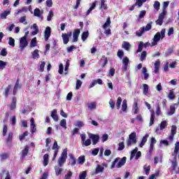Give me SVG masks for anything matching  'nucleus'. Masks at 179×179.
<instances>
[{
	"mask_svg": "<svg viewBox=\"0 0 179 179\" xmlns=\"http://www.w3.org/2000/svg\"><path fill=\"white\" fill-rule=\"evenodd\" d=\"M166 36V29H162L160 32H157L152 39V46L153 45H157V42L160 41L161 40H163V38Z\"/></svg>",
	"mask_w": 179,
	"mask_h": 179,
	"instance_id": "nucleus-1",
	"label": "nucleus"
},
{
	"mask_svg": "<svg viewBox=\"0 0 179 179\" xmlns=\"http://www.w3.org/2000/svg\"><path fill=\"white\" fill-rule=\"evenodd\" d=\"M66 159H68V149L65 148L58 158L57 164L59 167H63L64 164L66 162Z\"/></svg>",
	"mask_w": 179,
	"mask_h": 179,
	"instance_id": "nucleus-2",
	"label": "nucleus"
},
{
	"mask_svg": "<svg viewBox=\"0 0 179 179\" xmlns=\"http://www.w3.org/2000/svg\"><path fill=\"white\" fill-rule=\"evenodd\" d=\"M127 148L131 146V145H136V133L132 132L129 134V138L127 139L126 142Z\"/></svg>",
	"mask_w": 179,
	"mask_h": 179,
	"instance_id": "nucleus-3",
	"label": "nucleus"
},
{
	"mask_svg": "<svg viewBox=\"0 0 179 179\" xmlns=\"http://www.w3.org/2000/svg\"><path fill=\"white\" fill-rule=\"evenodd\" d=\"M29 45V41H27V38L26 36H22L20 38V46L19 48L20 51H23L26 47Z\"/></svg>",
	"mask_w": 179,
	"mask_h": 179,
	"instance_id": "nucleus-4",
	"label": "nucleus"
},
{
	"mask_svg": "<svg viewBox=\"0 0 179 179\" xmlns=\"http://www.w3.org/2000/svg\"><path fill=\"white\" fill-rule=\"evenodd\" d=\"M107 163L103 162L101 165L98 164L96 165L95 169V174H99V173H103L104 171V167H107Z\"/></svg>",
	"mask_w": 179,
	"mask_h": 179,
	"instance_id": "nucleus-5",
	"label": "nucleus"
},
{
	"mask_svg": "<svg viewBox=\"0 0 179 179\" xmlns=\"http://www.w3.org/2000/svg\"><path fill=\"white\" fill-rule=\"evenodd\" d=\"M43 13H44V11L41 10L38 8H35L34 10V15L41 19V20H43V19H44Z\"/></svg>",
	"mask_w": 179,
	"mask_h": 179,
	"instance_id": "nucleus-6",
	"label": "nucleus"
},
{
	"mask_svg": "<svg viewBox=\"0 0 179 179\" xmlns=\"http://www.w3.org/2000/svg\"><path fill=\"white\" fill-rule=\"evenodd\" d=\"M44 37H45V41H48V38L51 37V27H46L44 32Z\"/></svg>",
	"mask_w": 179,
	"mask_h": 179,
	"instance_id": "nucleus-7",
	"label": "nucleus"
},
{
	"mask_svg": "<svg viewBox=\"0 0 179 179\" xmlns=\"http://www.w3.org/2000/svg\"><path fill=\"white\" fill-rule=\"evenodd\" d=\"M72 36V32H70L69 34H62V37L63 38L64 44H68L69 43V38Z\"/></svg>",
	"mask_w": 179,
	"mask_h": 179,
	"instance_id": "nucleus-8",
	"label": "nucleus"
},
{
	"mask_svg": "<svg viewBox=\"0 0 179 179\" xmlns=\"http://www.w3.org/2000/svg\"><path fill=\"white\" fill-rule=\"evenodd\" d=\"M89 136L92 140L93 145L97 144V143L99 142V140L100 139V136L99 135L89 134Z\"/></svg>",
	"mask_w": 179,
	"mask_h": 179,
	"instance_id": "nucleus-9",
	"label": "nucleus"
},
{
	"mask_svg": "<svg viewBox=\"0 0 179 179\" xmlns=\"http://www.w3.org/2000/svg\"><path fill=\"white\" fill-rule=\"evenodd\" d=\"M0 179H10V174H9V171H3L0 173Z\"/></svg>",
	"mask_w": 179,
	"mask_h": 179,
	"instance_id": "nucleus-10",
	"label": "nucleus"
},
{
	"mask_svg": "<svg viewBox=\"0 0 179 179\" xmlns=\"http://www.w3.org/2000/svg\"><path fill=\"white\" fill-rule=\"evenodd\" d=\"M164 13H162L159 15L158 20L155 22L156 24L162 26L163 24V20H164Z\"/></svg>",
	"mask_w": 179,
	"mask_h": 179,
	"instance_id": "nucleus-11",
	"label": "nucleus"
},
{
	"mask_svg": "<svg viewBox=\"0 0 179 179\" xmlns=\"http://www.w3.org/2000/svg\"><path fill=\"white\" fill-rule=\"evenodd\" d=\"M127 163V157H124L122 159L120 158V160L116 165L117 169H121Z\"/></svg>",
	"mask_w": 179,
	"mask_h": 179,
	"instance_id": "nucleus-12",
	"label": "nucleus"
},
{
	"mask_svg": "<svg viewBox=\"0 0 179 179\" xmlns=\"http://www.w3.org/2000/svg\"><path fill=\"white\" fill-rule=\"evenodd\" d=\"M157 141H156V138L155 137H152L150 140V150H149V153H152L153 152V149L155 148V145H156V143Z\"/></svg>",
	"mask_w": 179,
	"mask_h": 179,
	"instance_id": "nucleus-13",
	"label": "nucleus"
},
{
	"mask_svg": "<svg viewBox=\"0 0 179 179\" xmlns=\"http://www.w3.org/2000/svg\"><path fill=\"white\" fill-rule=\"evenodd\" d=\"M80 34V29H76L73 34V43H76L78 41V38L79 37V35Z\"/></svg>",
	"mask_w": 179,
	"mask_h": 179,
	"instance_id": "nucleus-14",
	"label": "nucleus"
},
{
	"mask_svg": "<svg viewBox=\"0 0 179 179\" xmlns=\"http://www.w3.org/2000/svg\"><path fill=\"white\" fill-rule=\"evenodd\" d=\"M30 129H31V134H34V132H36V124L34 123V118H31L30 120Z\"/></svg>",
	"mask_w": 179,
	"mask_h": 179,
	"instance_id": "nucleus-15",
	"label": "nucleus"
},
{
	"mask_svg": "<svg viewBox=\"0 0 179 179\" xmlns=\"http://www.w3.org/2000/svg\"><path fill=\"white\" fill-rule=\"evenodd\" d=\"M148 138H149V134H145V136L143 137L139 144V148H143V146H145V144L148 142Z\"/></svg>",
	"mask_w": 179,
	"mask_h": 179,
	"instance_id": "nucleus-16",
	"label": "nucleus"
},
{
	"mask_svg": "<svg viewBox=\"0 0 179 179\" xmlns=\"http://www.w3.org/2000/svg\"><path fill=\"white\" fill-rule=\"evenodd\" d=\"M96 3H97L96 1H94V3H92L91 7L85 13V16H89V15H90V13H92V10H93L96 8Z\"/></svg>",
	"mask_w": 179,
	"mask_h": 179,
	"instance_id": "nucleus-17",
	"label": "nucleus"
},
{
	"mask_svg": "<svg viewBox=\"0 0 179 179\" xmlns=\"http://www.w3.org/2000/svg\"><path fill=\"white\" fill-rule=\"evenodd\" d=\"M40 50L37 49L31 52L33 59H38V58H40V54H38Z\"/></svg>",
	"mask_w": 179,
	"mask_h": 179,
	"instance_id": "nucleus-18",
	"label": "nucleus"
},
{
	"mask_svg": "<svg viewBox=\"0 0 179 179\" xmlns=\"http://www.w3.org/2000/svg\"><path fill=\"white\" fill-rule=\"evenodd\" d=\"M57 109H55L52 111L51 113V117L54 120V121H55L57 122V121H58L59 118H58V115H57Z\"/></svg>",
	"mask_w": 179,
	"mask_h": 179,
	"instance_id": "nucleus-19",
	"label": "nucleus"
},
{
	"mask_svg": "<svg viewBox=\"0 0 179 179\" xmlns=\"http://www.w3.org/2000/svg\"><path fill=\"white\" fill-rule=\"evenodd\" d=\"M30 48H34V47H37V38L34 37L31 40L29 43Z\"/></svg>",
	"mask_w": 179,
	"mask_h": 179,
	"instance_id": "nucleus-20",
	"label": "nucleus"
},
{
	"mask_svg": "<svg viewBox=\"0 0 179 179\" xmlns=\"http://www.w3.org/2000/svg\"><path fill=\"white\" fill-rule=\"evenodd\" d=\"M122 48H124L126 51H129L131 48V44L127 41H124L122 45Z\"/></svg>",
	"mask_w": 179,
	"mask_h": 179,
	"instance_id": "nucleus-21",
	"label": "nucleus"
},
{
	"mask_svg": "<svg viewBox=\"0 0 179 179\" xmlns=\"http://www.w3.org/2000/svg\"><path fill=\"white\" fill-rule=\"evenodd\" d=\"M178 103H175L170 106V111L168 113V115H173L176 113V107H177Z\"/></svg>",
	"mask_w": 179,
	"mask_h": 179,
	"instance_id": "nucleus-22",
	"label": "nucleus"
},
{
	"mask_svg": "<svg viewBox=\"0 0 179 179\" xmlns=\"http://www.w3.org/2000/svg\"><path fill=\"white\" fill-rule=\"evenodd\" d=\"M142 73L144 75V80H148V79H149V73H148V69H146V67L143 68Z\"/></svg>",
	"mask_w": 179,
	"mask_h": 179,
	"instance_id": "nucleus-23",
	"label": "nucleus"
},
{
	"mask_svg": "<svg viewBox=\"0 0 179 179\" xmlns=\"http://www.w3.org/2000/svg\"><path fill=\"white\" fill-rule=\"evenodd\" d=\"M10 15V10H5L3 13H1V15H0V17L1 18V19H3V20H5V19H6V16H8V15Z\"/></svg>",
	"mask_w": 179,
	"mask_h": 179,
	"instance_id": "nucleus-24",
	"label": "nucleus"
},
{
	"mask_svg": "<svg viewBox=\"0 0 179 179\" xmlns=\"http://www.w3.org/2000/svg\"><path fill=\"white\" fill-rule=\"evenodd\" d=\"M177 158L174 159V161L172 162V167L173 170L176 171V173H179V168L177 169Z\"/></svg>",
	"mask_w": 179,
	"mask_h": 179,
	"instance_id": "nucleus-25",
	"label": "nucleus"
},
{
	"mask_svg": "<svg viewBox=\"0 0 179 179\" xmlns=\"http://www.w3.org/2000/svg\"><path fill=\"white\" fill-rule=\"evenodd\" d=\"M27 153H29V146H25L24 150H22V159H24L27 156Z\"/></svg>",
	"mask_w": 179,
	"mask_h": 179,
	"instance_id": "nucleus-26",
	"label": "nucleus"
},
{
	"mask_svg": "<svg viewBox=\"0 0 179 179\" xmlns=\"http://www.w3.org/2000/svg\"><path fill=\"white\" fill-rule=\"evenodd\" d=\"M169 5H170V1H164L163 3L162 13L164 15H166V9L169 7Z\"/></svg>",
	"mask_w": 179,
	"mask_h": 179,
	"instance_id": "nucleus-27",
	"label": "nucleus"
},
{
	"mask_svg": "<svg viewBox=\"0 0 179 179\" xmlns=\"http://www.w3.org/2000/svg\"><path fill=\"white\" fill-rule=\"evenodd\" d=\"M127 103V99L123 100L122 104V111H123L124 113H125V111H127V110L128 109V105Z\"/></svg>",
	"mask_w": 179,
	"mask_h": 179,
	"instance_id": "nucleus-28",
	"label": "nucleus"
},
{
	"mask_svg": "<svg viewBox=\"0 0 179 179\" xmlns=\"http://www.w3.org/2000/svg\"><path fill=\"white\" fill-rule=\"evenodd\" d=\"M143 94H144V96H148V93H149V85H148L147 84H143Z\"/></svg>",
	"mask_w": 179,
	"mask_h": 179,
	"instance_id": "nucleus-29",
	"label": "nucleus"
},
{
	"mask_svg": "<svg viewBox=\"0 0 179 179\" xmlns=\"http://www.w3.org/2000/svg\"><path fill=\"white\" fill-rule=\"evenodd\" d=\"M151 111V116H150V127H152L153 124H155V110H150Z\"/></svg>",
	"mask_w": 179,
	"mask_h": 179,
	"instance_id": "nucleus-30",
	"label": "nucleus"
},
{
	"mask_svg": "<svg viewBox=\"0 0 179 179\" xmlns=\"http://www.w3.org/2000/svg\"><path fill=\"white\" fill-rule=\"evenodd\" d=\"M167 125H169V123H167V121L166 120L162 121L159 124L160 131H163V129H164V128H166Z\"/></svg>",
	"mask_w": 179,
	"mask_h": 179,
	"instance_id": "nucleus-31",
	"label": "nucleus"
},
{
	"mask_svg": "<svg viewBox=\"0 0 179 179\" xmlns=\"http://www.w3.org/2000/svg\"><path fill=\"white\" fill-rule=\"evenodd\" d=\"M143 170L145 173V176H149V173H150V166L148 164L144 165Z\"/></svg>",
	"mask_w": 179,
	"mask_h": 179,
	"instance_id": "nucleus-32",
	"label": "nucleus"
},
{
	"mask_svg": "<svg viewBox=\"0 0 179 179\" xmlns=\"http://www.w3.org/2000/svg\"><path fill=\"white\" fill-rule=\"evenodd\" d=\"M10 110H15L16 108V97H13L12 103L10 106Z\"/></svg>",
	"mask_w": 179,
	"mask_h": 179,
	"instance_id": "nucleus-33",
	"label": "nucleus"
},
{
	"mask_svg": "<svg viewBox=\"0 0 179 179\" xmlns=\"http://www.w3.org/2000/svg\"><path fill=\"white\" fill-rule=\"evenodd\" d=\"M69 157L71 159L69 164L71 166H75V164H76V159H75V157L72 155H69Z\"/></svg>",
	"mask_w": 179,
	"mask_h": 179,
	"instance_id": "nucleus-34",
	"label": "nucleus"
},
{
	"mask_svg": "<svg viewBox=\"0 0 179 179\" xmlns=\"http://www.w3.org/2000/svg\"><path fill=\"white\" fill-rule=\"evenodd\" d=\"M160 66V62L157 61L155 63V70L154 72L155 73H159V68Z\"/></svg>",
	"mask_w": 179,
	"mask_h": 179,
	"instance_id": "nucleus-35",
	"label": "nucleus"
},
{
	"mask_svg": "<svg viewBox=\"0 0 179 179\" xmlns=\"http://www.w3.org/2000/svg\"><path fill=\"white\" fill-rule=\"evenodd\" d=\"M20 86L19 85V80L16 81V83L14 86V90H13V95L16 96V93H17V89H19Z\"/></svg>",
	"mask_w": 179,
	"mask_h": 179,
	"instance_id": "nucleus-36",
	"label": "nucleus"
},
{
	"mask_svg": "<svg viewBox=\"0 0 179 179\" xmlns=\"http://www.w3.org/2000/svg\"><path fill=\"white\" fill-rule=\"evenodd\" d=\"M121 103H122V99L119 96L116 101V107L117 110H120V108H121Z\"/></svg>",
	"mask_w": 179,
	"mask_h": 179,
	"instance_id": "nucleus-37",
	"label": "nucleus"
},
{
	"mask_svg": "<svg viewBox=\"0 0 179 179\" xmlns=\"http://www.w3.org/2000/svg\"><path fill=\"white\" fill-rule=\"evenodd\" d=\"M96 106H97V103H96V102H91L88 103L89 110H94L96 109Z\"/></svg>",
	"mask_w": 179,
	"mask_h": 179,
	"instance_id": "nucleus-38",
	"label": "nucleus"
},
{
	"mask_svg": "<svg viewBox=\"0 0 179 179\" xmlns=\"http://www.w3.org/2000/svg\"><path fill=\"white\" fill-rule=\"evenodd\" d=\"M55 170L56 176H59L60 174H62V171H64V169H62V168H59L58 166H55Z\"/></svg>",
	"mask_w": 179,
	"mask_h": 179,
	"instance_id": "nucleus-39",
	"label": "nucleus"
},
{
	"mask_svg": "<svg viewBox=\"0 0 179 179\" xmlns=\"http://www.w3.org/2000/svg\"><path fill=\"white\" fill-rule=\"evenodd\" d=\"M89 37V31H84L81 36L83 41H86L87 38Z\"/></svg>",
	"mask_w": 179,
	"mask_h": 179,
	"instance_id": "nucleus-40",
	"label": "nucleus"
},
{
	"mask_svg": "<svg viewBox=\"0 0 179 179\" xmlns=\"http://www.w3.org/2000/svg\"><path fill=\"white\" fill-rule=\"evenodd\" d=\"M168 98L169 99V100H174V99H176V94H174V92L173 90L169 91Z\"/></svg>",
	"mask_w": 179,
	"mask_h": 179,
	"instance_id": "nucleus-41",
	"label": "nucleus"
},
{
	"mask_svg": "<svg viewBox=\"0 0 179 179\" xmlns=\"http://www.w3.org/2000/svg\"><path fill=\"white\" fill-rule=\"evenodd\" d=\"M48 157H49V155L48 154H45L44 156H43V166H48Z\"/></svg>",
	"mask_w": 179,
	"mask_h": 179,
	"instance_id": "nucleus-42",
	"label": "nucleus"
},
{
	"mask_svg": "<svg viewBox=\"0 0 179 179\" xmlns=\"http://www.w3.org/2000/svg\"><path fill=\"white\" fill-rule=\"evenodd\" d=\"M107 0H101V7L100 9H107Z\"/></svg>",
	"mask_w": 179,
	"mask_h": 179,
	"instance_id": "nucleus-43",
	"label": "nucleus"
},
{
	"mask_svg": "<svg viewBox=\"0 0 179 179\" xmlns=\"http://www.w3.org/2000/svg\"><path fill=\"white\" fill-rule=\"evenodd\" d=\"M145 33V29L144 28H141L138 31L136 32V36L137 37H141L142 34Z\"/></svg>",
	"mask_w": 179,
	"mask_h": 179,
	"instance_id": "nucleus-44",
	"label": "nucleus"
},
{
	"mask_svg": "<svg viewBox=\"0 0 179 179\" xmlns=\"http://www.w3.org/2000/svg\"><path fill=\"white\" fill-rule=\"evenodd\" d=\"M110 24H111V20H110V17H108L106 22L103 25V28L106 29L108 27V26H110Z\"/></svg>",
	"mask_w": 179,
	"mask_h": 179,
	"instance_id": "nucleus-45",
	"label": "nucleus"
},
{
	"mask_svg": "<svg viewBox=\"0 0 179 179\" xmlns=\"http://www.w3.org/2000/svg\"><path fill=\"white\" fill-rule=\"evenodd\" d=\"M138 152V148H135L131 152V156H130V160H132L134 157H135V155Z\"/></svg>",
	"mask_w": 179,
	"mask_h": 179,
	"instance_id": "nucleus-46",
	"label": "nucleus"
},
{
	"mask_svg": "<svg viewBox=\"0 0 179 179\" xmlns=\"http://www.w3.org/2000/svg\"><path fill=\"white\" fill-rule=\"evenodd\" d=\"M124 149H125V144H124V141H122L118 143L117 150L121 151V150H124Z\"/></svg>",
	"mask_w": 179,
	"mask_h": 179,
	"instance_id": "nucleus-47",
	"label": "nucleus"
},
{
	"mask_svg": "<svg viewBox=\"0 0 179 179\" xmlns=\"http://www.w3.org/2000/svg\"><path fill=\"white\" fill-rule=\"evenodd\" d=\"M83 146H90L92 145V140L87 139L82 143Z\"/></svg>",
	"mask_w": 179,
	"mask_h": 179,
	"instance_id": "nucleus-48",
	"label": "nucleus"
},
{
	"mask_svg": "<svg viewBox=\"0 0 179 179\" xmlns=\"http://www.w3.org/2000/svg\"><path fill=\"white\" fill-rule=\"evenodd\" d=\"M59 124H60V126L62 127V128H64V129H66V120L62 119V120L60 121Z\"/></svg>",
	"mask_w": 179,
	"mask_h": 179,
	"instance_id": "nucleus-49",
	"label": "nucleus"
},
{
	"mask_svg": "<svg viewBox=\"0 0 179 179\" xmlns=\"http://www.w3.org/2000/svg\"><path fill=\"white\" fill-rule=\"evenodd\" d=\"M20 23H23V24H27L26 15H24L19 19Z\"/></svg>",
	"mask_w": 179,
	"mask_h": 179,
	"instance_id": "nucleus-50",
	"label": "nucleus"
},
{
	"mask_svg": "<svg viewBox=\"0 0 179 179\" xmlns=\"http://www.w3.org/2000/svg\"><path fill=\"white\" fill-rule=\"evenodd\" d=\"M54 16V12L52 11V10H50L49 11V14L47 17V20L48 22H51V20L52 19V17Z\"/></svg>",
	"mask_w": 179,
	"mask_h": 179,
	"instance_id": "nucleus-51",
	"label": "nucleus"
},
{
	"mask_svg": "<svg viewBox=\"0 0 179 179\" xmlns=\"http://www.w3.org/2000/svg\"><path fill=\"white\" fill-rule=\"evenodd\" d=\"M83 83L80 80H77L76 84V90H79L80 87H82V84Z\"/></svg>",
	"mask_w": 179,
	"mask_h": 179,
	"instance_id": "nucleus-52",
	"label": "nucleus"
},
{
	"mask_svg": "<svg viewBox=\"0 0 179 179\" xmlns=\"http://www.w3.org/2000/svg\"><path fill=\"white\" fill-rule=\"evenodd\" d=\"M154 9L157 10H159L160 9V2H159L158 1H155L153 5Z\"/></svg>",
	"mask_w": 179,
	"mask_h": 179,
	"instance_id": "nucleus-53",
	"label": "nucleus"
},
{
	"mask_svg": "<svg viewBox=\"0 0 179 179\" xmlns=\"http://www.w3.org/2000/svg\"><path fill=\"white\" fill-rule=\"evenodd\" d=\"M118 162H120V157L116 158V159L112 162L111 169H114L115 166L117 167V164H118Z\"/></svg>",
	"mask_w": 179,
	"mask_h": 179,
	"instance_id": "nucleus-54",
	"label": "nucleus"
},
{
	"mask_svg": "<svg viewBox=\"0 0 179 179\" xmlns=\"http://www.w3.org/2000/svg\"><path fill=\"white\" fill-rule=\"evenodd\" d=\"M74 125L75 127H78V128H82L85 127V124L82 121H77Z\"/></svg>",
	"mask_w": 179,
	"mask_h": 179,
	"instance_id": "nucleus-55",
	"label": "nucleus"
},
{
	"mask_svg": "<svg viewBox=\"0 0 179 179\" xmlns=\"http://www.w3.org/2000/svg\"><path fill=\"white\" fill-rule=\"evenodd\" d=\"M86 176H87V173L86 171H84L80 173L78 179H86Z\"/></svg>",
	"mask_w": 179,
	"mask_h": 179,
	"instance_id": "nucleus-56",
	"label": "nucleus"
},
{
	"mask_svg": "<svg viewBox=\"0 0 179 179\" xmlns=\"http://www.w3.org/2000/svg\"><path fill=\"white\" fill-rule=\"evenodd\" d=\"M142 50H143V42L141 41L138 44V48L137 49L136 52H142Z\"/></svg>",
	"mask_w": 179,
	"mask_h": 179,
	"instance_id": "nucleus-57",
	"label": "nucleus"
},
{
	"mask_svg": "<svg viewBox=\"0 0 179 179\" xmlns=\"http://www.w3.org/2000/svg\"><path fill=\"white\" fill-rule=\"evenodd\" d=\"M171 135H176L177 134V127L176 125L171 127Z\"/></svg>",
	"mask_w": 179,
	"mask_h": 179,
	"instance_id": "nucleus-58",
	"label": "nucleus"
},
{
	"mask_svg": "<svg viewBox=\"0 0 179 179\" xmlns=\"http://www.w3.org/2000/svg\"><path fill=\"white\" fill-rule=\"evenodd\" d=\"M146 55H148L146 51H143L140 58L141 61H145V59H146Z\"/></svg>",
	"mask_w": 179,
	"mask_h": 179,
	"instance_id": "nucleus-59",
	"label": "nucleus"
},
{
	"mask_svg": "<svg viewBox=\"0 0 179 179\" xmlns=\"http://www.w3.org/2000/svg\"><path fill=\"white\" fill-rule=\"evenodd\" d=\"M100 151L99 148H94L92 150V156H97L99 155V152Z\"/></svg>",
	"mask_w": 179,
	"mask_h": 179,
	"instance_id": "nucleus-60",
	"label": "nucleus"
},
{
	"mask_svg": "<svg viewBox=\"0 0 179 179\" xmlns=\"http://www.w3.org/2000/svg\"><path fill=\"white\" fill-rule=\"evenodd\" d=\"M145 15H146V10H141L138 15V19L139 20L143 19V17H145Z\"/></svg>",
	"mask_w": 179,
	"mask_h": 179,
	"instance_id": "nucleus-61",
	"label": "nucleus"
},
{
	"mask_svg": "<svg viewBox=\"0 0 179 179\" xmlns=\"http://www.w3.org/2000/svg\"><path fill=\"white\" fill-rule=\"evenodd\" d=\"M8 44L11 47H15V39L12 37H10L8 40Z\"/></svg>",
	"mask_w": 179,
	"mask_h": 179,
	"instance_id": "nucleus-62",
	"label": "nucleus"
},
{
	"mask_svg": "<svg viewBox=\"0 0 179 179\" xmlns=\"http://www.w3.org/2000/svg\"><path fill=\"white\" fill-rule=\"evenodd\" d=\"M6 66V62L0 60V70L3 71V69H5V67Z\"/></svg>",
	"mask_w": 179,
	"mask_h": 179,
	"instance_id": "nucleus-63",
	"label": "nucleus"
},
{
	"mask_svg": "<svg viewBox=\"0 0 179 179\" xmlns=\"http://www.w3.org/2000/svg\"><path fill=\"white\" fill-rule=\"evenodd\" d=\"M85 156L80 157L78 158V163H79V164H83V163H85Z\"/></svg>",
	"mask_w": 179,
	"mask_h": 179,
	"instance_id": "nucleus-64",
	"label": "nucleus"
}]
</instances>
